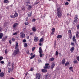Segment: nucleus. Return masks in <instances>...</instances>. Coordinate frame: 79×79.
Here are the masks:
<instances>
[{"label":"nucleus","mask_w":79,"mask_h":79,"mask_svg":"<svg viewBox=\"0 0 79 79\" xmlns=\"http://www.w3.org/2000/svg\"><path fill=\"white\" fill-rule=\"evenodd\" d=\"M57 15L58 17H61L62 16V11L60 8H57Z\"/></svg>","instance_id":"1"},{"label":"nucleus","mask_w":79,"mask_h":79,"mask_svg":"<svg viewBox=\"0 0 79 79\" xmlns=\"http://www.w3.org/2000/svg\"><path fill=\"white\" fill-rule=\"evenodd\" d=\"M20 37L21 38H24L26 36H25V34L23 32H22L20 33Z\"/></svg>","instance_id":"2"},{"label":"nucleus","mask_w":79,"mask_h":79,"mask_svg":"<svg viewBox=\"0 0 79 79\" xmlns=\"http://www.w3.org/2000/svg\"><path fill=\"white\" fill-rule=\"evenodd\" d=\"M77 15H76L74 20V23H77V22H78L79 19H78V18H77Z\"/></svg>","instance_id":"3"},{"label":"nucleus","mask_w":79,"mask_h":79,"mask_svg":"<svg viewBox=\"0 0 79 79\" xmlns=\"http://www.w3.org/2000/svg\"><path fill=\"white\" fill-rule=\"evenodd\" d=\"M19 52V49H15V52H13V55H16L17 54H18Z\"/></svg>","instance_id":"4"},{"label":"nucleus","mask_w":79,"mask_h":79,"mask_svg":"<svg viewBox=\"0 0 79 79\" xmlns=\"http://www.w3.org/2000/svg\"><path fill=\"white\" fill-rule=\"evenodd\" d=\"M40 74L38 73L36 75V78L37 79H40Z\"/></svg>","instance_id":"5"},{"label":"nucleus","mask_w":79,"mask_h":79,"mask_svg":"<svg viewBox=\"0 0 79 79\" xmlns=\"http://www.w3.org/2000/svg\"><path fill=\"white\" fill-rule=\"evenodd\" d=\"M29 4H30V1L29 0H26V6H28Z\"/></svg>","instance_id":"6"},{"label":"nucleus","mask_w":79,"mask_h":79,"mask_svg":"<svg viewBox=\"0 0 79 79\" xmlns=\"http://www.w3.org/2000/svg\"><path fill=\"white\" fill-rule=\"evenodd\" d=\"M55 63L53 62L52 64V65L51 66V69H52L55 68Z\"/></svg>","instance_id":"7"},{"label":"nucleus","mask_w":79,"mask_h":79,"mask_svg":"<svg viewBox=\"0 0 79 79\" xmlns=\"http://www.w3.org/2000/svg\"><path fill=\"white\" fill-rule=\"evenodd\" d=\"M18 25V23H15L13 25V28L14 29H16V26L17 25Z\"/></svg>","instance_id":"8"},{"label":"nucleus","mask_w":79,"mask_h":79,"mask_svg":"<svg viewBox=\"0 0 79 79\" xmlns=\"http://www.w3.org/2000/svg\"><path fill=\"white\" fill-rule=\"evenodd\" d=\"M7 37H8L7 36L4 37L2 40V42H5L7 39Z\"/></svg>","instance_id":"9"},{"label":"nucleus","mask_w":79,"mask_h":79,"mask_svg":"<svg viewBox=\"0 0 79 79\" xmlns=\"http://www.w3.org/2000/svg\"><path fill=\"white\" fill-rule=\"evenodd\" d=\"M34 40L35 42H37L39 40V38L35 36L34 37Z\"/></svg>","instance_id":"10"},{"label":"nucleus","mask_w":79,"mask_h":79,"mask_svg":"<svg viewBox=\"0 0 79 79\" xmlns=\"http://www.w3.org/2000/svg\"><path fill=\"white\" fill-rule=\"evenodd\" d=\"M43 52V51H42V49L41 47H40L39 48V52L40 53V54L41 53H42Z\"/></svg>","instance_id":"11"},{"label":"nucleus","mask_w":79,"mask_h":79,"mask_svg":"<svg viewBox=\"0 0 79 79\" xmlns=\"http://www.w3.org/2000/svg\"><path fill=\"white\" fill-rule=\"evenodd\" d=\"M14 16L15 17H17V16H18V14L16 13V12L15 11L14 12Z\"/></svg>","instance_id":"12"},{"label":"nucleus","mask_w":79,"mask_h":79,"mask_svg":"<svg viewBox=\"0 0 79 79\" xmlns=\"http://www.w3.org/2000/svg\"><path fill=\"white\" fill-rule=\"evenodd\" d=\"M3 36V34L2 33H0V39H2Z\"/></svg>","instance_id":"13"},{"label":"nucleus","mask_w":79,"mask_h":79,"mask_svg":"<svg viewBox=\"0 0 79 79\" xmlns=\"http://www.w3.org/2000/svg\"><path fill=\"white\" fill-rule=\"evenodd\" d=\"M18 43L17 42L16 43V46L15 47V50H18Z\"/></svg>","instance_id":"14"},{"label":"nucleus","mask_w":79,"mask_h":79,"mask_svg":"<svg viewBox=\"0 0 79 79\" xmlns=\"http://www.w3.org/2000/svg\"><path fill=\"white\" fill-rule=\"evenodd\" d=\"M4 76V73L2 72L0 73V77H3Z\"/></svg>","instance_id":"15"},{"label":"nucleus","mask_w":79,"mask_h":79,"mask_svg":"<svg viewBox=\"0 0 79 79\" xmlns=\"http://www.w3.org/2000/svg\"><path fill=\"white\" fill-rule=\"evenodd\" d=\"M42 71L43 73H47V70L46 69H43L42 70Z\"/></svg>","instance_id":"16"},{"label":"nucleus","mask_w":79,"mask_h":79,"mask_svg":"<svg viewBox=\"0 0 79 79\" xmlns=\"http://www.w3.org/2000/svg\"><path fill=\"white\" fill-rule=\"evenodd\" d=\"M32 30L34 32H35L36 31V29H35V27H32Z\"/></svg>","instance_id":"17"},{"label":"nucleus","mask_w":79,"mask_h":79,"mask_svg":"<svg viewBox=\"0 0 79 79\" xmlns=\"http://www.w3.org/2000/svg\"><path fill=\"white\" fill-rule=\"evenodd\" d=\"M4 3H9V2L7 0H5L4 1Z\"/></svg>","instance_id":"18"},{"label":"nucleus","mask_w":79,"mask_h":79,"mask_svg":"<svg viewBox=\"0 0 79 79\" xmlns=\"http://www.w3.org/2000/svg\"><path fill=\"white\" fill-rule=\"evenodd\" d=\"M62 37V35H58L57 36V39H60V38H61Z\"/></svg>","instance_id":"19"},{"label":"nucleus","mask_w":79,"mask_h":79,"mask_svg":"<svg viewBox=\"0 0 79 79\" xmlns=\"http://www.w3.org/2000/svg\"><path fill=\"white\" fill-rule=\"evenodd\" d=\"M65 63V59H64L62 60V64H64Z\"/></svg>","instance_id":"20"},{"label":"nucleus","mask_w":79,"mask_h":79,"mask_svg":"<svg viewBox=\"0 0 79 79\" xmlns=\"http://www.w3.org/2000/svg\"><path fill=\"white\" fill-rule=\"evenodd\" d=\"M73 62L74 64H77L78 63V61L77 60H74Z\"/></svg>","instance_id":"21"},{"label":"nucleus","mask_w":79,"mask_h":79,"mask_svg":"<svg viewBox=\"0 0 79 79\" xmlns=\"http://www.w3.org/2000/svg\"><path fill=\"white\" fill-rule=\"evenodd\" d=\"M74 47H72L70 49V51L72 52H73L74 51Z\"/></svg>","instance_id":"22"},{"label":"nucleus","mask_w":79,"mask_h":79,"mask_svg":"<svg viewBox=\"0 0 79 79\" xmlns=\"http://www.w3.org/2000/svg\"><path fill=\"white\" fill-rule=\"evenodd\" d=\"M44 41V38H41L40 40V42H42Z\"/></svg>","instance_id":"23"},{"label":"nucleus","mask_w":79,"mask_h":79,"mask_svg":"<svg viewBox=\"0 0 79 79\" xmlns=\"http://www.w3.org/2000/svg\"><path fill=\"white\" fill-rule=\"evenodd\" d=\"M55 60L54 58H51L49 59V61H53V60Z\"/></svg>","instance_id":"24"},{"label":"nucleus","mask_w":79,"mask_h":79,"mask_svg":"<svg viewBox=\"0 0 79 79\" xmlns=\"http://www.w3.org/2000/svg\"><path fill=\"white\" fill-rule=\"evenodd\" d=\"M69 62H67L65 64V66H68L69 65Z\"/></svg>","instance_id":"25"},{"label":"nucleus","mask_w":79,"mask_h":79,"mask_svg":"<svg viewBox=\"0 0 79 79\" xmlns=\"http://www.w3.org/2000/svg\"><path fill=\"white\" fill-rule=\"evenodd\" d=\"M11 68H8V73H10L11 71Z\"/></svg>","instance_id":"26"},{"label":"nucleus","mask_w":79,"mask_h":79,"mask_svg":"<svg viewBox=\"0 0 79 79\" xmlns=\"http://www.w3.org/2000/svg\"><path fill=\"white\" fill-rule=\"evenodd\" d=\"M35 55L34 54L33 55V56H31V57H30V59H32L33 58H34V57H35Z\"/></svg>","instance_id":"27"},{"label":"nucleus","mask_w":79,"mask_h":79,"mask_svg":"<svg viewBox=\"0 0 79 79\" xmlns=\"http://www.w3.org/2000/svg\"><path fill=\"white\" fill-rule=\"evenodd\" d=\"M32 16V12H31L30 13H29L28 14V16L29 17H31Z\"/></svg>","instance_id":"28"},{"label":"nucleus","mask_w":79,"mask_h":79,"mask_svg":"<svg viewBox=\"0 0 79 79\" xmlns=\"http://www.w3.org/2000/svg\"><path fill=\"white\" fill-rule=\"evenodd\" d=\"M34 71V68L33 67H32L29 70V71Z\"/></svg>","instance_id":"29"},{"label":"nucleus","mask_w":79,"mask_h":79,"mask_svg":"<svg viewBox=\"0 0 79 79\" xmlns=\"http://www.w3.org/2000/svg\"><path fill=\"white\" fill-rule=\"evenodd\" d=\"M73 42L75 41V36H73Z\"/></svg>","instance_id":"30"},{"label":"nucleus","mask_w":79,"mask_h":79,"mask_svg":"<svg viewBox=\"0 0 79 79\" xmlns=\"http://www.w3.org/2000/svg\"><path fill=\"white\" fill-rule=\"evenodd\" d=\"M32 8V6H28V10H31Z\"/></svg>","instance_id":"31"},{"label":"nucleus","mask_w":79,"mask_h":79,"mask_svg":"<svg viewBox=\"0 0 79 79\" xmlns=\"http://www.w3.org/2000/svg\"><path fill=\"white\" fill-rule=\"evenodd\" d=\"M55 29L54 28H52V32H55Z\"/></svg>","instance_id":"32"},{"label":"nucleus","mask_w":79,"mask_h":79,"mask_svg":"<svg viewBox=\"0 0 79 79\" xmlns=\"http://www.w3.org/2000/svg\"><path fill=\"white\" fill-rule=\"evenodd\" d=\"M49 67L48 66H44V69H48V68Z\"/></svg>","instance_id":"33"},{"label":"nucleus","mask_w":79,"mask_h":79,"mask_svg":"<svg viewBox=\"0 0 79 79\" xmlns=\"http://www.w3.org/2000/svg\"><path fill=\"white\" fill-rule=\"evenodd\" d=\"M29 24V23L28 22H26L25 23V25L26 26H27Z\"/></svg>","instance_id":"34"},{"label":"nucleus","mask_w":79,"mask_h":79,"mask_svg":"<svg viewBox=\"0 0 79 79\" xmlns=\"http://www.w3.org/2000/svg\"><path fill=\"white\" fill-rule=\"evenodd\" d=\"M58 55V51H56V56L57 55Z\"/></svg>","instance_id":"35"},{"label":"nucleus","mask_w":79,"mask_h":79,"mask_svg":"<svg viewBox=\"0 0 79 79\" xmlns=\"http://www.w3.org/2000/svg\"><path fill=\"white\" fill-rule=\"evenodd\" d=\"M17 34H18V33H17V32H16L15 33H14L13 35H17Z\"/></svg>","instance_id":"36"},{"label":"nucleus","mask_w":79,"mask_h":79,"mask_svg":"<svg viewBox=\"0 0 79 79\" xmlns=\"http://www.w3.org/2000/svg\"><path fill=\"white\" fill-rule=\"evenodd\" d=\"M65 5H69V3L68 2H66L65 3Z\"/></svg>","instance_id":"37"},{"label":"nucleus","mask_w":79,"mask_h":79,"mask_svg":"<svg viewBox=\"0 0 79 79\" xmlns=\"http://www.w3.org/2000/svg\"><path fill=\"white\" fill-rule=\"evenodd\" d=\"M3 60V57L1 56L0 57V61L2 60Z\"/></svg>","instance_id":"38"},{"label":"nucleus","mask_w":79,"mask_h":79,"mask_svg":"<svg viewBox=\"0 0 79 79\" xmlns=\"http://www.w3.org/2000/svg\"><path fill=\"white\" fill-rule=\"evenodd\" d=\"M76 37L77 39V38L79 37L78 36V34L77 33L76 34Z\"/></svg>","instance_id":"39"},{"label":"nucleus","mask_w":79,"mask_h":79,"mask_svg":"<svg viewBox=\"0 0 79 79\" xmlns=\"http://www.w3.org/2000/svg\"><path fill=\"white\" fill-rule=\"evenodd\" d=\"M35 19H33L32 20V22H35Z\"/></svg>","instance_id":"40"},{"label":"nucleus","mask_w":79,"mask_h":79,"mask_svg":"<svg viewBox=\"0 0 79 79\" xmlns=\"http://www.w3.org/2000/svg\"><path fill=\"white\" fill-rule=\"evenodd\" d=\"M8 53V52H7V49H6V50L5 51V53L6 54V53Z\"/></svg>","instance_id":"41"},{"label":"nucleus","mask_w":79,"mask_h":79,"mask_svg":"<svg viewBox=\"0 0 79 79\" xmlns=\"http://www.w3.org/2000/svg\"><path fill=\"white\" fill-rule=\"evenodd\" d=\"M40 54V57H42V53Z\"/></svg>","instance_id":"42"},{"label":"nucleus","mask_w":79,"mask_h":79,"mask_svg":"<svg viewBox=\"0 0 79 79\" xmlns=\"http://www.w3.org/2000/svg\"><path fill=\"white\" fill-rule=\"evenodd\" d=\"M35 47H34L32 48V51H34V50H35Z\"/></svg>","instance_id":"43"},{"label":"nucleus","mask_w":79,"mask_h":79,"mask_svg":"<svg viewBox=\"0 0 79 79\" xmlns=\"http://www.w3.org/2000/svg\"><path fill=\"white\" fill-rule=\"evenodd\" d=\"M69 69L71 71L73 69V67H70L69 68Z\"/></svg>","instance_id":"44"},{"label":"nucleus","mask_w":79,"mask_h":79,"mask_svg":"<svg viewBox=\"0 0 79 79\" xmlns=\"http://www.w3.org/2000/svg\"><path fill=\"white\" fill-rule=\"evenodd\" d=\"M77 59L78 61H79V56H78L77 57Z\"/></svg>","instance_id":"45"},{"label":"nucleus","mask_w":79,"mask_h":79,"mask_svg":"<svg viewBox=\"0 0 79 79\" xmlns=\"http://www.w3.org/2000/svg\"><path fill=\"white\" fill-rule=\"evenodd\" d=\"M71 45H74V43H71Z\"/></svg>","instance_id":"46"},{"label":"nucleus","mask_w":79,"mask_h":79,"mask_svg":"<svg viewBox=\"0 0 79 79\" xmlns=\"http://www.w3.org/2000/svg\"><path fill=\"white\" fill-rule=\"evenodd\" d=\"M23 42H26V40L25 39L23 40Z\"/></svg>","instance_id":"47"},{"label":"nucleus","mask_w":79,"mask_h":79,"mask_svg":"<svg viewBox=\"0 0 79 79\" xmlns=\"http://www.w3.org/2000/svg\"><path fill=\"white\" fill-rule=\"evenodd\" d=\"M1 63L2 64H3V63H4V61H1Z\"/></svg>","instance_id":"48"},{"label":"nucleus","mask_w":79,"mask_h":79,"mask_svg":"<svg viewBox=\"0 0 79 79\" xmlns=\"http://www.w3.org/2000/svg\"><path fill=\"white\" fill-rule=\"evenodd\" d=\"M49 64H45V66H48V65H49Z\"/></svg>","instance_id":"49"},{"label":"nucleus","mask_w":79,"mask_h":79,"mask_svg":"<svg viewBox=\"0 0 79 79\" xmlns=\"http://www.w3.org/2000/svg\"><path fill=\"white\" fill-rule=\"evenodd\" d=\"M24 45L25 47H27V44L26 43Z\"/></svg>","instance_id":"50"},{"label":"nucleus","mask_w":79,"mask_h":79,"mask_svg":"<svg viewBox=\"0 0 79 79\" xmlns=\"http://www.w3.org/2000/svg\"><path fill=\"white\" fill-rule=\"evenodd\" d=\"M12 40L14 42V41H15V39L14 38H12Z\"/></svg>","instance_id":"51"},{"label":"nucleus","mask_w":79,"mask_h":79,"mask_svg":"<svg viewBox=\"0 0 79 79\" xmlns=\"http://www.w3.org/2000/svg\"><path fill=\"white\" fill-rule=\"evenodd\" d=\"M72 35H70V36H69V38L70 39H71V38H72Z\"/></svg>","instance_id":"52"},{"label":"nucleus","mask_w":79,"mask_h":79,"mask_svg":"<svg viewBox=\"0 0 79 79\" xmlns=\"http://www.w3.org/2000/svg\"><path fill=\"white\" fill-rule=\"evenodd\" d=\"M69 33L70 34H71V30H69Z\"/></svg>","instance_id":"53"},{"label":"nucleus","mask_w":79,"mask_h":79,"mask_svg":"<svg viewBox=\"0 0 79 79\" xmlns=\"http://www.w3.org/2000/svg\"><path fill=\"white\" fill-rule=\"evenodd\" d=\"M27 19H28V18L27 17L26 18V20L27 21H28V20H27Z\"/></svg>","instance_id":"54"},{"label":"nucleus","mask_w":79,"mask_h":79,"mask_svg":"<svg viewBox=\"0 0 79 79\" xmlns=\"http://www.w3.org/2000/svg\"><path fill=\"white\" fill-rule=\"evenodd\" d=\"M79 29V24H78L77 26V29Z\"/></svg>","instance_id":"55"},{"label":"nucleus","mask_w":79,"mask_h":79,"mask_svg":"<svg viewBox=\"0 0 79 79\" xmlns=\"http://www.w3.org/2000/svg\"><path fill=\"white\" fill-rule=\"evenodd\" d=\"M14 68V66L13 65H12V66L11 69H13Z\"/></svg>","instance_id":"56"},{"label":"nucleus","mask_w":79,"mask_h":79,"mask_svg":"<svg viewBox=\"0 0 79 79\" xmlns=\"http://www.w3.org/2000/svg\"><path fill=\"white\" fill-rule=\"evenodd\" d=\"M27 54H29V51H27Z\"/></svg>","instance_id":"57"},{"label":"nucleus","mask_w":79,"mask_h":79,"mask_svg":"<svg viewBox=\"0 0 79 79\" xmlns=\"http://www.w3.org/2000/svg\"><path fill=\"white\" fill-rule=\"evenodd\" d=\"M56 43H55L54 44V47H56Z\"/></svg>","instance_id":"58"},{"label":"nucleus","mask_w":79,"mask_h":79,"mask_svg":"<svg viewBox=\"0 0 79 79\" xmlns=\"http://www.w3.org/2000/svg\"><path fill=\"white\" fill-rule=\"evenodd\" d=\"M53 34H54V33L53 32H52L51 33V35H53Z\"/></svg>","instance_id":"59"},{"label":"nucleus","mask_w":79,"mask_h":79,"mask_svg":"<svg viewBox=\"0 0 79 79\" xmlns=\"http://www.w3.org/2000/svg\"><path fill=\"white\" fill-rule=\"evenodd\" d=\"M41 16L42 17V18H45V16L43 15H42Z\"/></svg>","instance_id":"60"},{"label":"nucleus","mask_w":79,"mask_h":79,"mask_svg":"<svg viewBox=\"0 0 79 79\" xmlns=\"http://www.w3.org/2000/svg\"><path fill=\"white\" fill-rule=\"evenodd\" d=\"M38 61L39 62V63H40V62H42V60H38Z\"/></svg>","instance_id":"61"},{"label":"nucleus","mask_w":79,"mask_h":79,"mask_svg":"<svg viewBox=\"0 0 79 79\" xmlns=\"http://www.w3.org/2000/svg\"><path fill=\"white\" fill-rule=\"evenodd\" d=\"M39 44L40 46H41V45H42V43H40Z\"/></svg>","instance_id":"62"},{"label":"nucleus","mask_w":79,"mask_h":79,"mask_svg":"<svg viewBox=\"0 0 79 79\" xmlns=\"http://www.w3.org/2000/svg\"><path fill=\"white\" fill-rule=\"evenodd\" d=\"M30 35H33V32L31 33Z\"/></svg>","instance_id":"63"},{"label":"nucleus","mask_w":79,"mask_h":79,"mask_svg":"<svg viewBox=\"0 0 79 79\" xmlns=\"http://www.w3.org/2000/svg\"><path fill=\"white\" fill-rule=\"evenodd\" d=\"M25 10V7H23V8H22V10Z\"/></svg>","instance_id":"64"}]
</instances>
